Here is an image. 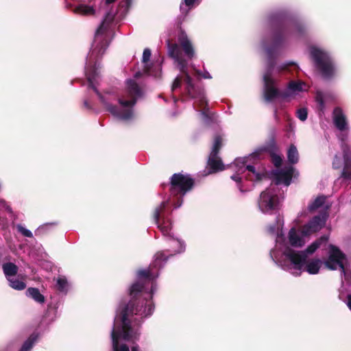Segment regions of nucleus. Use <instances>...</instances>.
<instances>
[{"mask_svg": "<svg viewBox=\"0 0 351 351\" xmlns=\"http://www.w3.org/2000/svg\"><path fill=\"white\" fill-rule=\"evenodd\" d=\"M193 184L190 176L174 173L171 178V197L154 208L153 218L165 237L168 255H165L164 251L157 252L147 268L137 271L136 280L129 288L130 300L126 305L120 304L116 311L111 330L113 351H130L125 342L138 339L143 322L154 311L152 298L157 289L159 270L169 257L182 254L186 250L185 242L171 232V221L169 217L171 211L168 206L171 203L174 208L180 207L182 197L192 189Z\"/></svg>", "mask_w": 351, "mask_h": 351, "instance_id": "f257e3e1", "label": "nucleus"}, {"mask_svg": "<svg viewBox=\"0 0 351 351\" xmlns=\"http://www.w3.org/2000/svg\"><path fill=\"white\" fill-rule=\"evenodd\" d=\"M266 23L275 31L270 40L263 38L261 42L267 57L266 68L263 76L264 99L267 102H271L276 99H280L282 101H289V98L300 92L306 91V84L301 81H291L285 91L281 93L275 86L272 73L274 71L280 72L286 70L289 66L295 64L293 62H286L275 67L276 58L287 46L303 38L306 28L303 23L289 19L288 12L284 9L271 12L267 17Z\"/></svg>", "mask_w": 351, "mask_h": 351, "instance_id": "f03ea898", "label": "nucleus"}, {"mask_svg": "<svg viewBox=\"0 0 351 351\" xmlns=\"http://www.w3.org/2000/svg\"><path fill=\"white\" fill-rule=\"evenodd\" d=\"M114 16V12L108 11L97 28L91 50L86 57L85 72L88 86L95 92L106 110L120 121L132 122L136 118V102L143 95V90L134 79L125 81V88L121 95L112 88L100 93L97 88L100 79V63L98 60L109 45Z\"/></svg>", "mask_w": 351, "mask_h": 351, "instance_id": "7ed1b4c3", "label": "nucleus"}, {"mask_svg": "<svg viewBox=\"0 0 351 351\" xmlns=\"http://www.w3.org/2000/svg\"><path fill=\"white\" fill-rule=\"evenodd\" d=\"M327 241L328 237H322L304 251H295L291 247H285L281 252L282 259L278 258L274 252L271 253V259L282 269L288 271L293 276H300L304 271L315 275L319 273L323 263L318 258L308 260V256L313 254L322 243H326Z\"/></svg>", "mask_w": 351, "mask_h": 351, "instance_id": "20e7f679", "label": "nucleus"}, {"mask_svg": "<svg viewBox=\"0 0 351 351\" xmlns=\"http://www.w3.org/2000/svg\"><path fill=\"white\" fill-rule=\"evenodd\" d=\"M171 54L178 61V68L181 73L180 75H178L175 78L171 86V90L175 91L184 86L189 97L193 100V106L195 110L199 112L204 123L209 124L212 121V117L208 112V101L206 99L204 89L194 86L186 71L187 64H186V62L178 58L176 52L171 51Z\"/></svg>", "mask_w": 351, "mask_h": 351, "instance_id": "39448f33", "label": "nucleus"}, {"mask_svg": "<svg viewBox=\"0 0 351 351\" xmlns=\"http://www.w3.org/2000/svg\"><path fill=\"white\" fill-rule=\"evenodd\" d=\"M295 171V169L292 165L285 166L274 171L275 183L263 191L258 200V208L261 213L271 214L278 209L280 203L284 199L283 191L280 190L279 185L283 184L288 186L291 182Z\"/></svg>", "mask_w": 351, "mask_h": 351, "instance_id": "423d86ee", "label": "nucleus"}, {"mask_svg": "<svg viewBox=\"0 0 351 351\" xmlns=\"http://www.w3.org/2000/svg\"><path fill=\"white\" fill-rule=\"evenodd\" d=\"M266 149L263 147L255 150L248 156L243 158H237L230 165V168L234 173L230 176L231 179L237 183V187L241 193H245L250 190L247 186L245 182L251 181L253 182L261 180L265 177V171L263 169H258L250 164L251 159H256L265 152Z\"/></svg>", "mask_w": 351, "mask_h": 351, "instance_id": "0eeeda50", "label": "nucleus"}, {"mask_svg": "<svg viewBox=\"0 0 351 351\" xmlns=\"http://www.w3.org/2000/svg\"><path fill=\"white\" fill-rule=\"evenodd\" d=\"M309 53L323 78L330 80L340 74V67L328 51L317 46H311L309 48Z\"/></svg>", "mask_w": 351, "mask_h": 351, "instance_id": "6e6552de", "label": "nucleus"}, {"mask_svg": "<svg viewBox=\"0 0 351 351\" xmlns=\"http://www.w3.org/2000/svg\"><path fill=\"white\" fill-rule=\"evenodd\" d=\"M328 217V215L325 210L320 215L314 217L301 229L291 228L288 234L289 244L295 247L303 246L310 234L317 232L325 225Z\"/></svg>", "mask_w": 351, "mask_h": 351, "instance_id": "1a4fd4ad", "label": "nucleus"}, {"mask_svg": "<svg viewBox=\"0 0 351 351\" xmlns=\"http://www.w3.org/2000/svg\"><path fill=\"white\" fill-rule=\"evenodd\" d=\"M178 39L179 45L176 43L171 44L169 40H167L168 55L173 60L176 67L180 70L178 68V61H176V58L171 54V51L176 52L178 58L182 60V61L186 62V64H187L186 71L188 73H189V66L191 65L189 64V61L191 60L195 56V50L193 44L184 31L180 32ZM179 71L180 74L178 75H180V71ZM189 74L190 75V73Z\"/></svg>", "mask_w": 351, "mask_h": 351, "instance_id": "9d476101", "label": "nucleus"}, {"mask_svg": "<svg viewBox=\"0 0 351 351\" xmlns=\"http://www.w3.org/2000/svg\"><path fill=\"white\" fill-rule=\"evenodd\" d=\"M348 263V260L337 247L330 245L328 247V256L324 261V265L330 270L341 269V275L346 276L345 266Z\"/></svg>", "mask_w": 351, "mask_h": 351, "instance_id": "9b49d317", "label": "nucleus"}, {"mask_svg": "<svg viewBox=\"0 0 351 351\" xmlns=\"http://www.w3.org/2000/svg\"><path fill=\"white\" fill-rule=\"evenodd\" d=\"M283 226V221L281 220L280 217L278 216L276 221L274 224L270 225L267 231L269 234L273 236H276V245L274 248L270 251V257L271 258V253L274 252L278 258H281V252L285 247H290L288 243L286 242V239L282 233V226Z\"/></svg>", "mask_w": 351, "mask_h": 351, "instance_id": "f8f14e48", "label": "nucleus"}, {"mask_svg": "<svg viewBox=\"0 0 351 351\" xmlns=\"http://www.w3.org/2000/svg\"><path fill=\"white\" fill-rule=\"evenodd\" d=\"M221 147V138L215 136L210 154L208 158V165L211 169L209 173H215L224 169L221 160L217 157L218 152Z\"/></svg>", "mask_w": 351, "mask_h": 351, "instance_id": "ddd939ff", "label": "nucleus"}, {"mask_svg": "<svg viewBox=\"0 0 351 351\" xmlns=\"http://www.w3.org/2000/svg\"><path fill=\"white\" fill-rule=\"evenodd\" d=\"M332 121L335 126L342 133L339 135V139L343 142L347 138V132L349 129L346 116L339 107H336L332 112Z\"/></svg>", "mask_w": 351, "mask_h": 351, "instance_id": "4468645a", "label": "nucleus"}, {"mask_svg": "<svg viewBox=\"0 0 351 351\" xmlns=\"http://www.w3.org/2000/svg\"><path fill=\"white\" fill-rule=\"evenodd\" d=\"M152 56L151 50L148 48L144 49L142 57L143 64V73L156 77H160L161 74V66L158 64L156 66H150L148 64Z\"/></svg>", "mask_w": 351, "mask_h": 351, "instance_id": "2eb2a0df", "label": "nucleus"}, {"mask_svg": "<svg viewBox=\"0 0 351 351\" xmlns=\"http://www.w3.org/2000/svg\"><path fill=\"white\" fill-rule=\"evenodd\" d=\"M333 99L332 93L327 90H317L315 95V101L319 112L324 113L326 102Z\"/></svg>", "mask_w": 351, "mask_h": 351, "instance_id": "dca6fc26", "label": "nucleus"}, {"mask_svg": "<svg viewBox=\"0 0 351 351\" xmlns=\"http://www.w3.org/2000/svg\"><path fill=\"white\" fill-rule=\"evenodd\" d=\"M73 12L82 16H90L95 13V9L93 5L81 3L73 8Z\"/></svg>", "mask_w": 351, "mask_h": 351, "instance_id": "f3484780", "label": "nucleus"}, {"mask_svg": "<svg viewBox=\"0 0 351 351\" xmlns=\"http://www.w3.org/2000/svg\"><path fill=\"white\" fill-rule=\"evenodd\" d=\"M189 71L190 73V77L192 80V82H193V84H194V86L196 87H199L202 89H203L202 87L197 86L195 84V80H194L193 76H197V77H202L204 79H211L212 78V76L209 73L208 71H201L199 70H197L192 64L189 66Z\"/></svg>", "mask_w": 351, "mask_h": 351, "instance_id": "a211bd4d", "label": "nucleus"}, {"mask_svg": "<svg viewBox=\"0 0 351 351\" xmlns=\"http://www.w3.org/2000/svg\"><path fill=\"white\" fill-rule=\"evenodd\" d=\"M26 295L32 298L38 304H43L45 301V296L38 288L29 287L26 290Z\"/></svg>", "mask_w": 351, "mask_h": 351, "instance_id": "6ab92c4d", "label": "nucleus"}, {"mask_svg": "<svg viewBox=\"0 0 351 351\" xmlns=\"http://www.w3.org/2000/svg\"><path fill=\"white\" fill-rule=\"evenodd\" d=\"M2 269L7 280H10V278L14 277L19 270L17 265L13 263H6L3 264Z\"/></svg>", "mask_w": 351, "mask_h": 351, "instance_id": "aec40b11", "label": "nucleus"}, {"mask_svg": "<svg viewBox=\"0 0 351 351\" xmlns=\"http://www.w3.org/2000/svg\"><path fill=\"white\" fill-rule=\"evenodd\" d=\"M202 0H182L180 9L182 14L186 16L196 5H199Z\"/></svg>", "mask_w": 351, "mask_h": 351, "instance_id": "412c9836", "label": "nucleus"}, {"mask_svg": "<svg viewBox=\"0 0 351 351\" xmlns=\"http://www.w3.org/2000/svg\"><path fill=\"white\" fill-rule=\"evenodd\" d=\"M287 159L291 165L296 164L299 160V154L294 145H291L287 150Z\"/></svg>", "mask_w": 351, "mask_h": 351, "instance_id": "4be33fe9", "label": "nucleus"}, {"mask_svg": "<svg viewBox=\"0 0 351 351\" xmlns=\"http://www.w3.org/2000/svg\"><path fill=\"white\" fill-rule=\"evenodd\" d=\"M56 288L61 293L66 294L69 289V284L64 276H59L56 278Z\"/></svg>", "mask_w": 351, "mask_h": 351, "instance_id": "5701e85b", "label": "nucleus"}, {"mask_svg": "<svg viewBox=\"0 0 351 351\" xmlns=\"http://www.w3.org/2000/svg\"><path fill=\"white\" fill-rule=\"evenodd\" d=\"M38 335L36 334L30 335V337L24 342L19 351H30L34 343L36 341Z\"/></svg>", "mask_w": 351, "mask_h": 351, "instance_id": "b1692460", "label": "nucleus"}, {"mask_svg": "<svg viewBox=\"0 0 351 351\" xmlns=\"http://www.w3.org/2000/svg\"><path fill=\"white\" fill-rule=\"evenodd\" d=\"M8 280L9 282V285L14 289L21 291L23 290L26 287V284L23 281L15 279L14 277Z\"/></svg>", "mask_w": 351, "mask_h": 351, "instance_id": "393cba45", "label": "nucleus"}, {"mask_svg": "<svg viewBox=\"0 0 351 351\" xmlns=\"http://www.w3.org/2000/svg\"><path fill=\"white\" fill-rule=\"evenodd\" d=\"M326 200V197L324 195L317 197L312 203H311L308 206V209L310 211H313L320 206H322Z\"/></svg>", "mask_w": 351, "mask_h": 351, "instance_id": "a878e982", "label": "nucleus"}, {"mask_svg": "<svg viewBox=\"0 0 351 351\" xmlns=\"http://www.w3.org/2000/svg\"><path fill=\"white\" fill-rule=\"evenodd\" d=\"M132 4V0H123L119 3V12L121 15L123 16L128 12Z\"/></svg>", "mask_w": 351, "mask_h": 351, "instance_id": "bb28decb", "label": "nucleus"}, {"mask_svg": "<svg viewBox=\"0 0 351 351\" xmlns=\"http://www.w3.org/2000/svg\"><path fill=\"white\" fill-rule=\"evenodd\" d=\"M341 176L346 179H351V163L350 161H345V165L341 172Z\"/></svg>", "mask_w": 351, "mask_h": 351, "instance_id": "cd10ccee", "label": "nucleus"}, {"mask_svg": "<svg viewBox=\"0 0 351 351\" xmlns=\"http://www.w3.org/2000/svg\"><path fill=\"white\" fill-rule=\"evenodd\" d=\"M296 117L302 121L306 120L308 117V110L306 108H301L297 110Z\"/></svg>", "mask_w": 351, "mask_h": 351, "instance_id": "c85d7f7f", "label": "nucleus"}, {"mask_svg": "<svg viewBox=\"0 0 351 351\" xmlns=\"http://www.w3.org/2000/svg\"><path fill=\"white\" fill-rule=\"evenodd\" d=\"M16 228H17V230L21 234H23L24 237H29V238H32L33 237V234L32 232L27 229L26 228H25L23 226H22L21 224H18L16 226Z\"/></svg>", "mask_w": 351, "mask_h": 351, "instance_id": "c756f323", "label": "nucleus"}, {"mask_svg": "<svg viewBox=\"0 0 351 351\" xmlns=\"http://www.w3.org/2000/svg\"><path fill=\"white\" fill-rule=\"evenodd\" d=\"M341 158L336 155L332 162L333 167L335 169L339 168L341 165Z\"/></svg>", "mask_w": 351, "mask_h": 351, "instance_id": "7c9ffc66", "label": "nucleus"}, {"mask_svg": "<svg viewBox=\"0 0 351 351\" xmlns=\"http://www.w3.org/2000/svg\"><path fill=\"white\" fill-rule=\"evenodd\" d=\"M282 161V160L280 156L277 155L273 156V163L276 167H278L281 165Z\"/></svg>", "mask_w": 351, "mask_h": 351, "instance_id": "2f4dec72", "label": "nucleus"}, {"mask_svg": "<svg viewBox=\"0 0 351 351\" xmlns=\"http://www.w3.org/2000/svg\"><path fill=\"white\" fill-rule=\"evenodd\" d=\"M0 206L4 208L8 212L12 213V208L8 203L3 199H0Z\"/></svg>", "mask_w": 351, "mask_h": 351, "instance_id": "473e14b6", "label": "nucleus"}, {"mask_svg": "<svg viewBox=\"0 0 351 351\" xmlns=\"http://www.w3.org/2000/svg\"><path fill=\"white\" fill-rule=\"evenodd\" d=\"M346 304H347L348 307L349 308V309L351 311V295L350 294L348 295V296H347Z\"/></svg>", "mask_w": 351, "mask_h": 351, "instance_id": "72a5a7b5", "label": "nucleus"}, {"mask_svg": "<svg viewBox=\"0 0 351 351\" xmlns=\"http://www.w3.org/2000/svg\"><path fill=\"white\" fill-rule=\"evenodd\" d=\"M84 106H85V108H86L87 109H91V106L89 104V103L88 102L87 100H85L84 101Z\"/></svg>", "mask_w": 351, "mask_h": 351, "instance_id": "f704fd0d", "label": "nucleus"}, {"mask_svg": "<svg viewBox=\"0 0 351 351\" xmlns=\"http://www.w3.org/2000/svg\"><path fill=\"white\" fill-rule=\"evenodd\" d=\"M143 75V73L141 71H138L136 72L135 74H134V78L135 79H137L140 76H141Z\"/></svg>", "mask_w": 351, "mask_h": 351, "instance_id": "c9c22d12", "label": "nucleus"}, {"mask_svg": "<svg viewBox=\"0 0 351 351\" xmlns=\"http://www.w3.org/2000/svg\"><path fill=\"white\" fill-rule=\"evenodd\" d=\"M115 0H106L105 1V4L106 5H108L109 4L113 3Z\"/></svg>", "mask_w": 351, "mask_h": 351, "instance_id": "e433bc0d", "label": "nucleus"}, {"mask_svg": "<svg viewBox=\"0 0 351 351\" xmlns=\"http://www.w3.org/2000/svg\"><path fill=\"white\" fill-rule=\"evenodd\" d=\"M132 351H139V348L138 346H134L132 347Z\"/></svg>", "mask_w": 351, "mask_h": 351, "instance_id": "4c0bfd02", "label": "nucleus"}, {"mask_svg": "<svg viewBox=\"0 0 351 351\" xmlns=\"http://www.w3.org/2000/svg\"><path fill=\"white\" fill-rule=\"evenodd\" d=\"M274 117L276 119L278 118V109L276 108H275L274 110Z\"/></svg>", "mask_w": 351, "mask_h": 351, "instance_id": "58836bf2", "label": "nucleus"}, {"mask_svg": "<svg viewBox=\"0 0 351 351\" xmlns=\"http://www.w3.org/2000/svg\"><path fill=\"white\" fill-rule=\"evenodd\" d=\"M43 228V227H39V228L36 230V233L39 232H40Z\"/></svg>", "mask_w": 351, "mask_h": 351, "instance_id": "ea45409f", "label": "nucleus"}, {"mask_svg": "<svg viewBox=\"0 0 351 351\" xmlns=\"http://www.w3.org/2000/svg\"><path fill=\"white\" fill-rule=\"evenodd\" d=\"M173 99H174V102H176L177 99L176 98H173Z\"/></svg>", "mask_w": 351, "mask_h": 351, "instance_id": "a19ab883", "label": "nucleus"}, {"mask_svg": "<svg viewBox=\"0 0 351 351\" xmlns=\"http://www.w3.org/2000/svg\"><path fill=\"white\" fill-rule=\"evenodd\" d=\"M350 163H351V160H350Z\"/></svg>", "mask_w": 351, "mask_h": 351, "instance_id": "79ce46f5", "label": "nucleus"}]
</instances>
